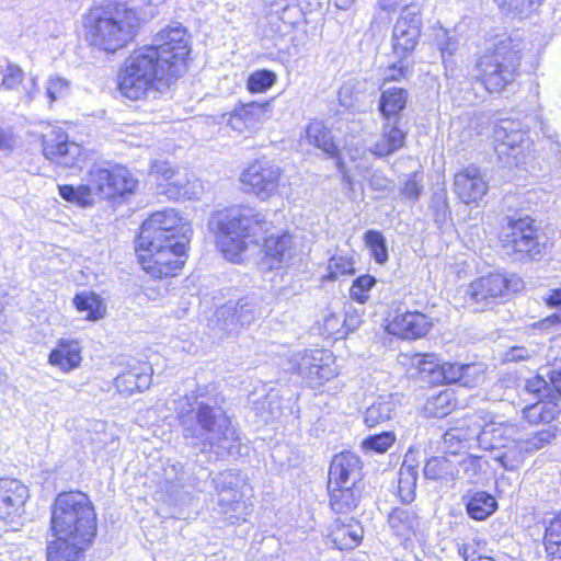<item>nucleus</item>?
Returning a JSON list of instances; mask_svg holds the SVG:
<instances>
[{"label": "nucleus", "instance_id": "obj_18", "mask_svg": "<svg viewBox=\"0 0 561 561\" xmlns=\"http://www.w3.org/2000/svg\"><path fill=\"white\" fill-rule=\"evenodd\" d=\"M28 489L16 479H0V519L14 523L24 513Z\"/></svg>", "mask_w": 561, "mask_h": 561}, {"label": "nucleus", "instance_id": "obj_9", "mask_svg": "<svg viewBox=\"0 0 561 561\" xmlns=\"http://www.w3.org/2000/svg\"><path fill=\"white\" fill-rule=\"evenodd\" d=\"M523 287L524 282L516 275L491 273L470 283L466 290V304L473 311H485Z\"/></svg>", "mask_w": 561, "mask_h": 561}, {"label": "nucleus", "instance_id": "obj_60", "mask_svg": "<svg viewBox=\"0 0 561 561\" xmlns=\"http://www.w3.org/2000/svg\"><path fill=\"white\" fill-rule=\"evenodd\" d=\"M431 207L435 210L437 220L446 217L448 205L443 194H434Z\"/></svg>", "mask_w": 561, "mask_h": 561}, {"label": "nucleus", "instance_id": "obj_45", "mask_svg": "<svg viewBox=\"0 0 561 561\" xmlns=\"http://www.w3.org/2000/svg\"><path fill=\"white\" fill-rule=\"evenodd\" d=\"M396 442V435L392 431H385L379 434L367 436L362 447L365 450L374 451L377 454H385Z\"/></svg>", "mask_w": 561, "mask_h": 561}, {"label": "nucleus", "instance_id": "obj_35", "mask_svg": "<svg viewBox=\"0 0 561 561\" xmlns=\"http://www.w3.org/2000/svg\"><path fill=\"white\" fill-rule=\"evenodd\" d=\"M434 42L440 53L445 70H454L456 67L454 56L459 46L456 31L447 30L442 26L434 28Z\"/></svg>", "mask_w": 561, "mask_h": 561}, {"label": "nucleus", "instance_id": "obj_23", "mask_svg": "<svg viewBox=\"0 0 561 561\" xmlns=\"http://www.w3.org/2000/svg\"><path fill=\"white\" fill-rule=\"evenodd\" d=\"M159 72H119L117 89L131 101L142 99L153 88L156 75Z\"/></svg>", "mask_w": 561, "mask_h": 561}, {"label": "nucleus", "instance_id": "obj_15", "mask_svg": "<svg viewBox=\"0 0 561 561\" xmlns=\"http://www.w3.org/2000/svg\"><path fill=\"white\" fill-rule=\"evenodd\" d=\"M282 170L267 159L251 163L241 174V182L249 186L261 199H266L277 192Z\"/></svg>", "mask_w": 561, "mask_h": 561}, {"label": "nucleus", "instance_id": "obj_24", "mask_svg": "<svg viewBox=\"0 0 561 561\" xmlns=\"http://www.w3.org/2000/svg\"><path fill=\"white\" fill-rule=\"evenodd\" d=\"M492 434V442L490 447L492 449H499V454L495 456V459L500 462V465L510 471H513L518 468V466L523 462L526 454L529 451L524 449L525 444L523 439L520 440H511L508 444H501V430L492 428L490 431Z\"/></svg>", "mask_w": 561, "mask_h": 561}, {"label": "nucleus", "instance_id": "obj_37", "mask_svg": "<svg viewBox=\"0 0 561 561\" xmlns=\"http://www.w3.org/2000/svg\"><path fill=\"white\" fill-rule=\"evenodd\" d=\"M308 141L332 158L339 156L340 149L332 133L321 121L311 122L306 130Z\"/></svg>", "mask_w": 561, "mask_h": 561}, {"label": "nucleus", "instance_id": "obj_2", "mask_svg": "<svg viewBox=\"0 0 561 561\" xmlns=\"http://www.w3.org/2000/svg\"><path fill=\"white\" fill-rule=\"evenodd\" d=\"M271 222L265 215L242 206L215 211L208 227L216 234L222 253L232 262H238L250 244L264 241L263 268H278L293 255V237L288 232L266 237Z\"/></svg>", "mask_w": 561, "mask_h": 561}, {"label": "nucleus", "instance_id": "obj_25", "mask_svg": "<svg viewBox=\"0 0 561 561\" xmlns=\"http://www.w3.org/2000/svg\"><path fill=\"white\" fill-rule=\"evenodd\" d=\"M400 121L383 119L381 136L369 149L378 158L388 157L404 146L407 133L399 127Z\"/></svg>", "mask_w": 561, "mask_h": 561}, {"label": "nucleus", "instance_id": "obj_52", "mask_svg": "<svg viewBox=\"0 0 561 561\" xmlns=\"http://www.w3.org/2000/svg\"><path fill=\"white\" fill-rule=\"evenodd\" d=\"M275 81V72H251L247 87L252 93H262L268 90Z\"/></svg>", "mask_w": 561, "mask_h": 561}, {"label": "nucleus", "instance_id": "obj_17", "mask_svg": "<svg viewBox=\"0 0 561 561\" xmlns=\"http://www.w3.org/2000/svg\"><path fill=\"white\" fill-rule=\"evenodd\" d=\"M294 369L307 380L312 388L322 386L335 376V368L324 360V352L320 350H305L297 354Z\"/></svg>", "mask_w": 561, "mask_h": 561}, {"label": "nucleus", "instance_id": "obj_5", "mask_svg": "<svg viewBox=\"0 0 561 561\" xmlns=\"http://www.w3.org/2000/svg\"><path fill=\"white\" fill-rule=\"evenodd\" d=\"M151 0H104L90 8L83 19L85 38L90 45L115 53L138 34V9Z\"/></svg>", "mask_w": 561, "mask_h": 561}, {"label": "nucleus", "instance_id": "obj_19", "mask_svg": "<svg viewBox=\"0 0 561 561\" xmlns=\"http://www.w3.org/2000/svg\"><path fill=\"white\" fill-rule=\"evenodd\" d=\"M455 193L465 204L478 203L489 190L481 170L469 165L455 175Z\"/></svg>", "mask_w": 561, "mask_h": 561}, {"label": "nucleus", "instance_id": "obj_29", "mask_svg": "<svg viewBox=\"0 0 561 561\" xmlns=\"http://www.w3.org/2000/svg\"><path fill=\"white\" fill-rule=\"evenodd\" d=\"M489 434L490 431L488 428L479 431V428L471 427H453L444 433L443 443L446 453L457 455L462 449L468 448L471 440L479 438L483 442Z\"/></svg>", "mask_w": 561, "mask_h": 561}, {"label": "nucleus", "instance_id": "obj_26", "mask_svg": "<svg viewBox=\"0 0 561 561\" xmlns=\"http://www.w3.org/2000/svg\"><path fill=\"white\" fill-rule=\"evenodd\" d=\"M81 359V347L76 340H59L48 355V363L65 373L79 367Z\"/></svg>", "mask_w": 561, "mask_h": 561}, {"label": "nucleus", "instance_id": "obj_63", "mask_svg": "<svg viewBox=\"0 0 561 561\" xmlns=\"http://www.w3.org/2000/svg\"><path fill=\"white\" fill-rule=\"evenodd\" d=\"M543 301L550 308H559L561 307V288L551 289L543 297Z\"/></svg>", "mask_w": 561, "mask_h": 561}, {"label": "nucleus", "instance_id": "obj_41", "mask_svg": "<svg viewBox=\"0 0 561 561\" xmlns=\"http://www.w3.org/2000/svg\"><path fill=\"white\" fill-rule=\"evenodd\" d=\"M58 192L62 199L81 207H88L93 204L92 188L89 184L79 186L69 184L58 185Z\"/></svg>", "mask_w": 561, "mask_h": 561}, {"label": "nucleus", "instance_id": "obj_27", "mask_svg": "<svg viewBox=\"0 0 561 561\" xmlns=\"http://www.w3.org/2000/svg\"><path fill=\"white\" fill-rule=\"evenodd\" d=\"M152 169L162 176L158 187L160 193L165 194L169 199H179L187 194L186 176L172 169L168 162L154 164Z\"/></svg>", "mask_w": 561, "mask_h": 561}, {"label": "nucleus", "instance_id": "obj_47", "mask_svg": "<svg viewBox=\"0 0 561 561\" xmlns=\"http://www.w3.org/2000/svg\"><path fill=\"white\" fill-rule=\"evenodd\" d=\"M525 391L533 396V399L542 402L552 399V388L550 381L537 375L526 380Z\"/></svg>", "mask_w": 561, "mask_h": 561}, {"label": "nucleus", "instance_id": "obj_34", "mask_svg": "<svg viewBox=\"0 0 561 561\" xmlns=\"http://www.w3.org/2000/svg\"><path fill=\"white\" fill-rule=\"evenodd\" d=\"M408 94L402 88H389L381 92L379 112L383 119L401 121V112L407 106Z\"/></svg>", "mask_w": 561, "mask_h": 561}, {"label": "nucleus", "instance_id": "obj_1", "mask_svg": "<svg viewBox=\"0 0 561 561\" xmlns=\"http://www.w3.org/2000/svg\"><path fill=\"white\" fill-rule=\"evenodd\" d=\"M175 413L182 436L193 447L214 453L217 458L240 454V436L227 412L226 399L214 387H198L185 394Z\"/></svg>", "mask_w": 561, "mask_h": 561}, {"label": "nucleus", "instance_id": "obj_33", "mask_svg": "<svg viewBox=\"0 0 561 561\" xmlns=\"http://www.w3.org/2000/svg\"><path fill=\"white\" fill-rule=\"evenodd\" d=\"M474 84H479L490 93L504 94L505 98L515 93L518 87L515 72H481L476 78Z\"/></svg>", "mask_w": 561, "mask_h": 561}, {"label": "nucleus", "instance_id": "obj_42", "mask_svg": "<svg viewBox=\"0 0 561 561\" xmlns=\"http://www.w3.org/2000/svg\"><path fill=\"white\" fill-rule=\"evenodd\" d=\"M73 305L76 308L83 312H87V319L98 320L103 317L104 307L100 296L94 293H81L77 294L73 298Z\"/></svg>", "mask_w": 561, "mask_h": 561}, {"label": "nucleus", "instance_id": "obj_12", "mask_svg": "<svg viewBox=\"0 0 561 561\" xmlns=\"http://www.w3.org/2000/svg\"><path fill=\"white\" fill-rule=\"evenodd\" d=\"M522 43L517 38L495 35L478 51L477 70H516L520 62Z\"/></svg>", "mask_w": 561, "mask_h": 561}, {"label": "nucleus", "instance_id": "obj_20", "mask_svg": "<svg viewBox=\"0 0 561 561\" xmlns=\"http://www.w3.org/2000/svg\"><path fill=\"white\" fill-rule=\"evenodd\" d=\"M432 322L427 316L422 312H404L397 314L387 325V331L391 335L404 340H417L427 334Z\"/></svg>", "mask_w": 561, "mask_h": 561}, {"label": "nucleus", "instance_id": "obj_50", "mask_svg": "<svg viewBox=\"0 0 561 561\" xmlns=\"http://www.w3.org/2000/svg\"><path fill=\"white\" fill-rule=\"evenodd\" d=\"M424 191L423 172L415 171L409 175L400 188L401 194L409 201L415 203Z\"/></svg>", "mask_w": 561, "mask_h": 561}, {"label": "nucleus", "instance_id": "obj_32", "mask_svg": "<svg viewBox=\"0 0 561 561\" xmlns=\"http://www.w3.org/2000/svg\"><path fill=\"white\" fill-rule=\"evenodd\" d=\"M408 505L394 507L388 513V525L394 535L399 537L408 538L419 526L416 511Z\"/></svg>", "mask_w": 561, "mask_h": 561}, {"label": "nucleus", "instance_id": "obj_16", "mask_svg": "<svg viewBox=\"0 0 561 561\" xmlns=\"http://www.w3.org/2000/svg\"><path fill=\"white\" fill-rule=\"evenodd\" d=\"M42 146L45 158L64 168L78 167L81 161V147L68 141V135L61 128H53L44 134Z\"/></svg>", "mask_w": 561, "mask_h": 561}, {"label": "nucleus", "instance_id": "obj_36", "mask_svg": "<svg viewBox=\"0 0 561 561\" xmlns=\"http://www.w3.org/2000/svg\"><path fill=\"white\" fill-rule=\"evenodd\" d=\"M397 402L392 396L379 397L364 413V423L368 427L380 425L396 415Z\"/></svg>", "mask_w": 561, "mask_h": 561}, {"label": "nucleus", "instance_id": "obj_39", "mask_svg": "<svg viewBox=\"0 0 561 561\" xmlns=\"http://www.w3.org/2000/svg\"><path fill=\"white\" fill-rule=\"evenodd\" d=\"M423 472L426 479L454 480L458 474V469L446 457H432L425 463Z\"/></svg>", "mask_w": 561, "mask_h": 561}, {"label": "nucleus", "instance_id": "obj_54", "mask_svg": "<svg viewBox=\"0 0 561 561\" xmlns=\"http://www.w3.org/2000/svg\"><path fill=\"white\" fill-rule=\"evenodd\" d=\"M115 387L121 393L131 394L137 390V367L122 373L115 378Z\"/></svg>", "mask_w": 561, "mask_h": 561}, {"label": "nucleus", "instance_id": "obj_30", "mask_svg": "<svg viewBox=\"0 0 561 561\" xmlns=\"http://www.w3.org/2000/svg\"><path fill=\"white\" fill-rule=\"evenodd\" d=\"M462 500L467 514L474 520H485L497 510V501L485 491L468 492Z\"/></svg>", "mask_w": 561, "mask_h": 561}, {"label": "nucleus", "instance_id": "obj_21", "mask_svg": "<svg viewBox=\"0 0 561 561\" xmlns=\"http://www.w3.org/2000/svg\"><path fill=\"white\" fill-rule=\"evenodd\" d=\"M362 482V461L351 451L335 455L329 469V481L332 485H356Z\"/></svg>", "mask_w": 561, "mask_h": 561}, {"label": "nucleus", "instance_id": "obj_48", "mask_svg": "<svg viewBox=\"0 0 561 561\" xmlns=\"http://www.w3.org/2000/svg\"><path fill=\"white\" fill-rule=\"evenodd\" d=\"M376 282V278L369 274L358 276L350 288L351 298L359 304L366 302Z\"/></svg>", "mask_w": 561, "mask_h": 561}, {"label": "nucleus", "instance_id": "obj_57", "mask_svg": "<svg viewBox=\"0 0 561 561\" xmlns=\"http://www.w3.org/2000/svg\"><path fill=\"white\" fill-rule=\"evenodd\" d=\"M69 89V83L66 79L55 76L50 77L47 82V94L51 101L57 100L67 94Z\"/></svg>", "mask_w": 561, "mask_h": 561}, {"label": "nucleus", "instance_id": "obj_58", "mask_svg": "<svg viewBox=\"0 0 561 561\" xmlns=\"http://www.w3.org/2000/svg\"><path fill=\"white\" fill-rule=\"evenodd\" d=\"M368 184L371 190L380 193L389 192L393 187V182L379 171H374L370 174Z\"/></svg>", "mask_w": 561, "mask_h": 561}, {"label": "nucleus", "instance_id": "obj_11", "mask_svg": "<svg viewBox=\"0 0 561 561\" xmlns=\"http://www.w3.org/2000/svg\"><path fill=\"white\" fill-rule=\"evenodd\" d=\"M88 184L92 194L113 199L135 192L138 181L123 165L94 164L88 172Z\"/></svg>", "mask_w": 561, "mask_h": 561}, {"label": "nucleus", "instance_id": "obj_7", "mask_svg": "<svg viewBox=\"0 0 561 561\" xmlns=\"http://www.w3.org/2000/svg\"><path fill=\"white\" fill-rule=\"evenodd\" d=\"M502 248L513 261H540L548 248V237L528 215L514 213L506 216L500 231Z\"/></svg>", "mask_w": 561, "mask_h": 561}, {"label": "nucleus", "instance_id": "obj_61", "mask_svg": "<svg viewBox=\"0 0 561 561\" xmlns=\"http://www.w3.org/2000/svg\"><path fill=\"white\" fill-rule=\"evenodd\" d=\"M24 79V72H8L5 75L1 82L3 88L8 90L18 89L22 83Z\"/></svg>", "mask_w": 561, "mask_h": 561}, {"label": "nucleus", "instance_id": "obj_31", "mask_svg": "<svg viewBox=\"0 0 561 561\" xmlns=\"http://www.w3.org/2000/svg\"><path fill=\"white\" fill-rule=\"evenodd\" d=\"M264 106L256 102L243 104L238 108H234L232 113L222 115L225 119L227 117V125L233 130L239 133L245 129L254 128L260 122V115L264 112Z\"/></svg>", "mask_w": 561, "mask_h": 561}, {"label": "nucleus", "instance_id": "obj_38", "mask_svg": "<svg viewBox=\"0 0 561 561\" xmlns=\"http://www.w3.org/2000/svg\"><path fill=\"white\" fill-rule=\"evenodd\" d=\"M417 481V466L410 462V456L407 454L399 471L398 493L403 504H411L415 499V488Z\"/></svg>", "mask_w": 561, "mask_h": 561}, {"label": "nucleus", "instance_id": "obj_55", "mask_svg": "<svg viewBox=\"0 0 561 561\" xmlns=\"http://www.w3.org/2000/svg\"><path fill=\"white\" fill-rule=\"evenodd\" d=\"M543 540L546 550L561 545V514L550 520L546 527Z\"/></svg>", "mask_w": 561, "mask_h": 561}, {"label": "nucleus", "instance_id": "obj_13", "mask_svg": "<svg viewBox=\"0 0 561 561\" xmlns=\"http://www.w3.org/2000/svg\"><path fill=\"white\" fill-rule=\"evenodd\" d=\"M240 477L237 471L225 470L213 478V485L217 493L219 513L230 524L245 522L248 512L241 494L238 491Z\"/></svg>", "mask_w": 561, "mask_h": 561}, {"label": "nucleus", "instance_id": "obj_22", "mask_svg": "<svg viewBox=\"0 0 561 561\" xmlns=\"http://www.w3.org/2000/svg\"><path fill=\"white\" fill-rule=\"evenodd\" d=\"M420 373L431 383H460V363H438L434 355H426L419 362Z\"/></svg>", "mask_w": 561, "mask_h": 561}, {"label": "nucleus", "instance_id": "obj_8", "mask_svg": "<svg viewBox=\"0 0 561 561\" xmlns=\"http://www.w3.org/2000/svg\"><path fill=\"white\" fill-rule=\"evenodd\" d=\"M381 10L391 12L402 8L392 31L393 51L400 58L415 48L422 28L421 5L419 0H378Z\"/></svg>", "mask_w": 561, "mask_h": 561}, {"label": "nucleus", "instance_id": "obj_4", "mask_svg": "<svg viewBox=\"0 0 561 561\" xmlns=\"http://www.w3.org/2000/svg\"><path fill=\"white\" fill-rule=\"evenodd\" d=\"M96 522L87 494L60 493L51 507L50 529L56 539L47 546V561H83L96 536Z\"/></svg>", "mask_w": 561, "mask_h": 561}, {"label": "nucleus", "instance_id": "obj_44", "mask_svg": "<svg viewBox=\"0 0 561 561\" xmlns=\"http://www.w3.org/2000/svg\"><path fill=\"white\" fill-rule=\"evenodd\" d=\"M364 242L378 264H385L388 261L387 241L380 231L375 229L367 230L364 233Z\"/></svg>", "mask_w": 561, "mask_h": 561}, {"label": "nucleus", "instance_id": "obj_10", "mask_svg": "<svg viewBox=\"0 0 561 561\" xmlns=\"http://www.w3.org/2000/svg\"><path fill=\"white\" fill-rule=\"evenodd\" d=\"M257 314L256 296L247 295L237 301L229 300L218 307L209 319L208 327L218 336L236 334L250 325Z\"/></svg>", "mask_w": 561, "mask_h": 561}, {"label": "nucleus", "instance_id": "obj_49", "mask_svg": "<svg viewBox=\"0 0 561 561\" xmlns=\"http://www.w3.org/2000/svg\"><path fill=\"white\" fill-rule=\"evenodd\" d=\"M460 385L473 388L484 380V365L481 363L461 364Z\"/></svg>", "mask_w": 561, "mask_h": 561}, {"label": "nucleus", "instance_id": "obj_59", "mask_svg": "<svg viewBox=\"0 0 561 561\" xmlns=\"http://www.w3.org/2000/svg\"><path fill=\"white\" fill-rule=\"evenodd\" d=\"M459 466L470 478H473L480 471V457L468 456L459 462Z\"/></svg>", "mask_w": 561, "mask_h": 561}, {"label": "nucleus", "instance_id": "obj_43", "mask_svg": "<svg viewBox=\"0 0 561 561\" xmlns=\"http://www.w3.org/2000/svg\"><path fill=\"white\" fill-rule=\"evenodd\" d=\"M543 0H497L502 12L513 18H526L537 11Z\"/></svg>", "mask_w": 561, "mask_h": 561}, {"label": "nucleus", "instance_id": "obj_46", "mask_svg": "<svg viewBox=\"0 0 561 561\" xmlns=\"http://www.w3.org/2000/svg\"><path fill=\"white\" fill-rule=\"evenodd\" d=\"M456 407V400L453 394L444 391L428 401L426 411L434 417L442 419L449 414Z\"/></svg>", "mask_w": 561, "mask_h": 561}, {"label": "nucleus", "instance_id": "obj_53", "mask_svg": "<svg viewBox=\"0 0 561 561\" xmlns=\"http://www.w3.org/2000/svg\"><path fill=\"white\" fill-rule=\"evenodd\" d=\"M556 438V434L551 432L550 430H542L539 432H536L527 439H523L525 447L524 449L528 450L529 453H534L536 450H539L547 445L551 444V442Z\"/></svg>", "mask_w": 561, "mask_h": 561}, {"label": "nucleus", "instance_id": "obj_3", "mask_svg": "<svg viewBox=\"0 0 561 561\" xmlns=\"http://www.w3.org/2000/svg\"><path fill=\"white\" fill-rule=\"evenodd\" d=\"M191 225L175 209L153 213L137 238L136 252L141 267L154 278L176 276L186 261Z\"/></svg>", "mask_w": 561, "mask_h": 561}, {"label": "nucleus", "instance_id": "obj_6", "mask_svg": "<svg viewBox=\"0 0 561 561\" xmlns=\"http://www.w3.org/2000/svg\"><path fill=\"white\" fill-rule=\"evenodd\" d=\"M191 53L186 28L175 23L161 30L153 44L140 47L126 59L124 70H170L187 67Z\"/></svg>", "mask_w": 561, "mask_h": 561}, {"label": "nucleus", "instance_id": "obj_40", "mask_svg": "<svg viewBox=\"0 0 561 561\" xmlns=\"http://www.w3.org/2000/svg\"><path fill=\"white\" fill-rule=\"evenodd\" d=\"M363 537V529L358 525L343 524L336 526L331 534V540L340 550H347L357 547Z\"/></svg>", "mask_w": 561, "mask_h": 561}, {"label": "nucleus", "instance_id": "obj_62", "mask_svg": "<svg viewBox=\"0 0 561 561\" xmlns=\"http://www.w3.org/2000/svg\"><path fill=\"white\" fill-rule=\"evenodd\" d=\"M14 147V137L9 128L0 126V151H11Z\"/></svg>", "mask_w": 561, "mask_h": 561}, {"label": "nucleus", "instance_id": "obj_51", "mask_svg": "<svg viewBox=\"0 0 561 561\" xmlns=\"http://www.w3.org/2000/svg\"><path fill=\"white\" fill-rule=\"evenodd\" d=\"M354 260L351 256L335 254L329 261V277L336 279L339 275L354 274Z\"/></svg>", "mask_w": 561, "mask_h": 561}, {"label": "nucleus", "instance_id": "obj_56", "mask_svg": "<svg viewBox=\"0 0 561 561\" xmlns=\"http://www.w3.org/2000/svg\"><path fill=\"white\" fill-rule=\"evenodd\" d=\"M535 354V351H529L527 347L522 345H514L510 347L502 356L503 364L518 363L529 360Z\"/></svg>", "mask_w": 561, "mask_h": 561}, {"label": "nucleus", "instance_id": "obj_64", "mask_svg": "<svg viewBox=\"0 0 561 561\" xmlns=\"http://www.w3.org/2000/svg\"><path fill=\"white\" fill-rule=\"evenodd\" d=\"M549 380L552 392L554 391L561 398V368L551 370Z\"/></svg>", "mask_w": 561, "mask_h": 561}, {"label": "nucleus", "instance_id": "obj_28", "mask_svg": "<svg viewBox=\"0 0 561 561\" xmlns=\"http://www.w3.org/2000/svg\"><path fill=\"white\" fill-rule=\"evenodd\" d=\"M328 491L331 508L335 513L347 514L356 508L362 495V485H332V483H328Z\"/></svg>", "mask_w": 561, "mask_h": 561}, {"label": "nucleus", "instance_id": "obj_14", "mask_svg": "<svg viewBox=\"0 0 561 561\" xmlns=\"http://www.w3.org/2000/svg\"><path fill=\"white\" fill-rule=\"evenodd\" d=\"M495 141V151L499 156L513 157L518 160L526 150L530 148V140L523 130V124L519 119L501 118L493 128Z\"/></svg>", "mask_w": 561, "mask_h": 561}]
</instances>
